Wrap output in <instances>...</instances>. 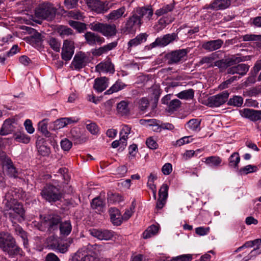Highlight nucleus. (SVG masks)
Returning a JSON list of instances; mask_svg holds the SVG:
<instances>
[{
  "instance_id": "obj_60",
  "label": "nucleus",
  "mask_w": 261,
  "mask_h": 261,
  "mask_svg": "<svg viewBox=\"0 0 261 261\" xmlns=\"http://www.w3.org/2000/svg\"><path fill=\"white\" fill-rule=\"evenodd\" d=\"M192 140L193 139L191 138V136H185L177 140L176 142V145L178 146H180L185 144L191 142Z\"/></svg>"
},
{
  "instance_id": "obj_61",
  "label": "nucleus",
  "mask_w": 261,
  "mask_h": 261,
  "mask_svg": "<svg viewBox=\"0 0 261 261\" xmlns=\"http://www.w3.org/2000/svg\"><path fill=\"white\" fill-rule=\"evenodd\" d=\"M72 145V142L67 139H64L61 141V148L65 151L69 150Z\"/></svg>"
},
{
  "instance_id": "obj_53",
  "label": "nucleus",
  "mask_w": 261,
  "mask_h": 261,
  "mask_svg": "<svg viewBox=\"0 0 261 261\" xmlns=\"http://www.w3.org/2000/svg\"><path fill=\"white\" fill-rule=\"evenodd\" d=\"M86 128L92 135H96L99 132V128L97 124L88 120L86 123Z\"/></svg>"
},
{
  "instance_id": "obj_49",
  "label": "nucleus",
  "mask_w": 261,
  "mask_h": 261,
  "mask_svg": "<svg viewBox=\"0 0 261 261\" xmlns=\"http://www.w3.org/2000/svg\"><path fill=\"white\" fill-rule=\"evenodd\" d=\"M194 90L193 89H190L187 90L182 91L178 93L176 95L178 98L180 99H191L194 97Z\"/></svg>"
},
{
  "instance_id": "obj_41",
  "label": "nucleus",
  "mask_w": 261,
  "mask_h": 261,
  "mask_svg": "<svg viewBox=\"0 0 261 261\" xmlns=\"http://www.w3.org/2000/svg\"><path fill=\"white\" fill-rule=\"evenodd\" d=\"M105 203L103 199L99 197L94 198L91 202V206L93 209L101 211L105 206Z\"/></svg>"
},
{
  "instance_id": "obj_14",
  "label": "nucleus",
  "mask_w": 261,
  "mask_h": 261,
  "mask_svg": "<svg viewBox=\"0 0 261 261\" xmlns=\"http://www.w3.org/2000/svg\"><path fill=\"white\" fill-rule=\"evenodd\" d=\"M72 261H100V259L94 252L86 253L79 250L73 256Z\"/></svg>"
},
{
  "instance_id": "obj_25",
  "label": "nucleus",
  "mask_w": 261,
  "mask_h": 261,
  "mask_svg": "<svg viewBox=\"0 0 261 261\" xmlns=\"http://www.w3.org/2000/svg\"><path fill=\"white\" fill-rule=\"evenodd\" d=\"M230 0H214L207 7L213 10H224L229 7Z\"/></svg>"
},
{
  "instance_id": "obj_38",
  "label": "nucleus",
  "mask_w": 261,
  "mask_h": 261,
  "mask_svg": "<svg viewBox=\"0 0 261 261\" xmlns=\"http://www.w3.org/2000/svg\"><path fill=\"white\" fill-rule=\"evenodd\" d=\"M131 127L128 125H124L120 133V141L123 146H126V140L128 135L130 134Z\"/></svg>"
},
{
  "instance_id": "obj_19",
  "label": "nucleus",
  "mask_w": 261,
  "mask_h": 261,
  "mask_svg": "<svg viewBox=\"0 0 261 261\" xmlns=\"http://www.w3.org/2000/svg\"><path fill=\"white\" fill-rule=\"evenodd\" d=\"M242 117L248 118L252 121H256L261 119V115L259 110L245 108L239 111Z\"/></svg>"
},
{
  "instance_id": "obj_59",
  "label": "nucleus",
  "mask_w": 261,
  "mask_h": 261,
  "mask_svg": "<svg viewBox=\"0 0 261 261\" xmlns=\"http://www.w3.org/2000/svg\"><path fill=\"white\" fill-rule=\"evenodd\" d=\"M135 208V205H134V202L132 203V206L129 208L125 210V213L121 217V220H127L134 213V210Z\"/></svg>"
},
{
  "instance_id": "obj_2",
  "label": "nucleus",
  "mask_w": 261,
  "mask_h": 261,
  "mask_svg": "<svg viewBox=\"0 0 261 261\" xmlns=\"http://www.w3.org/2000/svg\"><path fill=\"white\" fill-rule=\"evenodd\" d=\"M56 9L47 2L40 4L35 9V15L38 18L51 20L56 16Z\"/></svg>"
},
{
  "instance_id": "obj_34",
  "label": "nucleus",
  "mask_w": 261,
  "mask_h": 261,
  "mask_svg": "<svg viewBox=\"0 0 261 261\" xmlns=\"http://www.w3.org/2000/svg\"><path fill=\"white\" fill-rule=\"evenodd\" d=\"M126 87V85L122 82L118 80L111 87V88L105 92V94H111L114 92H117Z\"/></svg>"
},
{
  "instance_id": "obj_30",
  "label": "nucleus",
  "mask_w": 261,
  "mask_h": 261,
  "mask_svg": "<svg viewBox=\"0 0 261 261\" xmlns=\"http://www.w3.org/2000/svg\"><path fill=\"white\" fill-rule=\"evenodd\" d=\"M50 246L53 250H57L62 253H65L67 252L69 247L67 243L59 242L57 240H54L53 242L50 244Z\"/></svg>"
},
{
  "instance_id": "obj_44",
  "label": "nucleus",
  "mask_w": 261,
  "mask_h": 261,
  "mask_svg": "<svg viewBox=\"0 0 261 261\" xmlns=\"http://www.w3.org/2000/svg\"><path fill=\"white\" fill-rule=\"evenodd\" d=\"M229 166L231 167L237 168L240 161V158L238 152H233L229 158Z\"/></svg>"
},
{
  "instance_id": "obj_5",
  "label": "nucleus",
  "mask_w": 261,
  "mask_h": 261,
  "mask_svg": "<svg viewBox=\"0 0 261 261\" xmlns=\"http://www.w3.org/2000/svg\"><path fill=\"white\" fill-rule=\"evenodd\" d=\"M25 195V192L20 189L11 188L6 194L3 203L10 208V203L18 202L17 200L23 199Z\"/></svg>"
},
{
  "instance_id": "obj_39",
  "label": "nucleus",
  "mask_w": 261,
  "mask_h": 261,
  "mask_svg": "<svg viewBox=\"0 0 261 261\" xmlns=\"http://www.w3.org/2000/svg\"><path fill=\"white\" fill-rule=\"evenodd\" d=\"M159 231V227L155 225H152L148 227L143 232V237L144 239H148L155 235Z\"/></svg>"
},
{
  "instance_id": "obj_7",
  "label": "nucleus",
  "mask_w": 261,
  "mask_h": 261,
  "mask_svg": "<svg viewBox=\"0 0 261 261\" xmlns=\"http://www.w3.org/2000/svg\"><path fill=\"white\" fill-rule=\"evenodd\" d=\"M87 4L92 10L97 13L107 12L114 5L110 2H102L99 0H87Z\"/></svg>"
},
{
  "instance_id": "obj_26",
  "label": "nucleus",
  "mask_w": 261,
  "mask_h": 261,
  "mask_svg": "<svg viewBox=\"0 0 261 261\" xmlns=\"http://www.w3.org/2000/svg\"><path fill=\"white\" fill-rule=\"evenodd\" d=\"M77 120L72 118L64 117L56 120L54 123V129H59L67 126L68 124L77 122Z\"/></svg>"
},
{
  "instance_id": "obj_32",
  "label": "nucleus",
  "mask_w": 261,
  "mask_h": 261,
  "mask_svg": "<svg viewBox=\"0 0 261 261\" xmlns=\"http://www.w3.org/2000/svg\"><path fill=\"white\" fill-rule=\"evenodd\" d=\"M59 229L61 235L63 236H68L72 230L71 222L69 220L65 221L63 222H61Z\"/></svg>"
},
{
  "instance_id": "obj_3",
  "label": "nucleus",
  "mask_w": 261,
  "mask_h": 261,
  "mask_svg": "<svg viewBox=\"0 0 261 261\" xmlns=\"http://www.w3.org/2000/svg\"><path fill=\"white\" fill-rule=\"evenodd\" d=\"M41 195L43 199L49 202H56L60 200L62 194L60 187L57 184H47L42 189Z\"/></svg>"
},
{
  "instance_id": "obj_4",
  "label": "nucleus",
  "mask_w": 261,
  "mask_h": 261,
  "mask_svg": "<svg viewBox=\"0 0 261 261\" xmlns=\"http://www.w3.org/2000/svg\"><path fill=\"white\" fill-rule=\"evenodd\" d=\"M89 27L91 30L99 32L107 37L115 36L117 32L116 27L114 24L93 22L89 24Z\"/></svg>"
},
{
  "instance_id": "obj_13",
  "label": "nucleus",
  "mask_w": 261,
  "mask_h": 261,
  "mask_svg": "<svg viewBox=\"0 0 261 261\" xmlns=\"http://www.w3.org/2000/svg\"><path fill=\"white\" fill-rule=\"evenodd\" d=\"M88 63V58L84 53L79 52L75 54L71 63V65L75 70H80L85 67Z\"/></svg>"
},
{
  "instance_id": "obj_28",
  "label": "nucleus",
  "mask_w": 261,
  "mask_h": 261,
  "mask_svg": "<svg viewBox=\"0 0 261 261\" xmlns=\"http://www.w3.org/2000/svg\"><path fill=\"white\" fill-rule=\"evenodd\" d=\"M147 35L146 33H141L135 38L131 39L128 42V49L130 51V48L135 47L146 41Z\"/></svg>"
},
{
  "instance_id": "obj_50",
  "label": "nucleus",
  "mask_w": 261,
  "mask_h": 261,
  "mask_svg": "<svg viewBox=\"0 0 261 261\" xmlns=\"http://www.w3.org/2000/svg\"><path fill=\"white\" fill-rule=\"evenodd\" d=\"M174 8V5L173 4H169L167 5L162 8L158 9L155 12V14L158 16H160L164 14H167V13L171 12L173 10Z\"/></svg>"
},
{
  "instance_id": "obj_12",
  "label": "nucleus",
  "mask_w": 261,
  "mask_h": 261,
  "mask_svg": "<svg viewBox=\"0 0 261 261\" xmlns=\"http://www.w3.org/2000/svg\"><path fill=\"white\" fill-rule=\"evenodd\" d=\"M139 16L135 10L132 12L131 15L128 17L124 27L125 32L130 33L135 31L137 28L141 26L142 24V21Z\"/></svg>"
},
{
  "instance_id": "obj_17",
  "label": "nucleus",
  "mask_w": 261,
  "mask_h": 261,
  "mask_svg": "<svg viewBox=\"0 0 261 261\" xmlns=\"http://www.w3.org/2000/svg\"><path fill=\"white\" fill-rule=\"evenodd\" d=\"M135 11L142 20V23L150 21L153 14V10L150 7H139L136 8Z\"/></svg>"
},
{
  "instance_id": "obj_8",
  "label": "nucleus",
  "mask_w": 261,
  "mask_h": 261,
  "mask_svg": "<svg viewBox=\"0 0 261 261\" xmlns=\"http://www.w3.org/2000/svg\"><path fill=\"white\" fill-rule=\"evenodd\" d=\"M10 208L5 205L6 211H11L9 213V217L19 222L23 221L24 220V211L22 205L18 202L10 203Z\"/></svg>"
},
{
  "instance_id": "obj_46",
  "label": "nucleus",
  "mask_w": 261,
  "mask_h": 261,
  "mask_svg": "<svg viewBox=\"0 0 261 261\" xmlns=\"http://www.w3.org/2000/svg\"><path fill=\"white\" fill-rule=\"evenodd\" d=\"M117 110L121 115H126L129 112L128 104L125 101H121L117 104Z\"/></svg>"
},
{
  "instance_id": "obj_48",
  "label": "nucleus",
  "mask_w": 261,
  "mask_h": 261,
  "mask_svg": "<svg viewBox=\"0 0 261 261\" xmlns=\"http://www.w3.org/2000/svg\"><path fill=\"white\" fill-rule=\"evenodd\" d=\"M58 33L62 38L72 35L73 31L69 28L64 25H60L57 29Z\"/></svg>"
},
{
  "instance_id": "obj_54",
  "label": "nucleus",
  "mask_w": 261,
  "mask_h": 261,
  "mask_svg": "<svg viewBox=\"0 0 261 261\" xmlns=\"http://www.w3.org/2000/svg\"><path fill=\"white\" fill-rule=\"evenodd\" d=\"M62 49L68 51H74L73 41L68 39L65 40L63 42Z\"/></svg>"
},
{
  "instance_id": "obj_43",
  "label": "nucleus",
  "mask_w": 261,
  "mask_h": 261,
  "mask_svg": "<svg viewBox=\"0 0 261 261\" xmlns=\"http://www.w3.org/2000/svg\"><path fill=\"white\" fill-rule=\"evenodd\" d=\"M200 121L196 119H192L187 122V127L194 132H198L200 130Z\"/></svg>"
},
{
  "instance_id": "obj_33",
  "label": "nucleus",
  "mask_w": 261,
  "mask_h": 261,
  "mask_svg": "<svg viewBox=\"0 0 261 261\" xmlns=\"http://www.w3.org/2000/svg\"><path fill=\"white\" fill-rule=\"evenodd\" d=\"M4 167L5 168L7 173L10 176L15 178L17 177V171L10 159H8L5 161Z\"/></svg>"
},
{
  "instance_id": "obj_9",
  "label": "nucleus",
  "mask_w": 261,
  "mask_h": 261,
  "mask_svg": "<svg viewBox=\"0 0 261 261\" xmlns=\"http://www.w3.org/2000/svg\"><path fill=\"white\" fill-rule=\"evenodd\" d=\"M62 220L61 216L57 214H51L45 216L41 221L42 224L47 228L50 231L57 230Z\"/></svg>"
},
{
  "instance_id": "obj_52",
  "label": "nucleus",
  "mask_w": 261,
  "mask_h": 261,
  "mask_svg": "<svg viewBox=\"0 0 261 261\" xmlns=\"http://www.w3.org/2000/svg\"><path fill=\"white\" fill-rule=\"evenodd\" d=\"M47 42L55 51L59 52L60 50L61 42L56 38L51 37L48 40Z\"/></svg>"
},
{
  "instance_id": "obj_24",
  "label": "nucleus",
  "mask_w": 261,
  "mask_h": 261,
  "mask_svg": "<svg viewBox=\"0 0 261 261\" xmlns=\"http://www.w3.org/2000/svg\"><path fill=\"white\" fill-rule=\"evenodd\" d=\"M84 36L87 42L90 45H94L96 43L100 44L105 41L103 37L91 32H87Z\"/></svg>"
},
{
  "instance_id": "obj_18",
  "label": "nucleus",
  "mask_w": 261,
  "mask_h": 261,
  "mask_svg": "<svg viewBox=\"0 0 261 261\" xmlns=\"http://www.w3.org/2000/svg\"><path fill=\"white\" fill-rule=\"evenodd\" d=\"M89 231L92 236L97 238L99 240H110L114 236L113 231L107 229H91Z\"/></svg>"
},
{
  "instance_id": "obj_29",
  "label": "nucleus",
  "mask_w": 261,
  "mask_h": 261,
  "mask_svg": "<svg viewBox=\"0 0 261 261\" xmlns=\"http://www.w3.org/2000/svg\"><path fill=\"white\" fill-rule=\"evenodd\" d=\"M109 214L112 223L116 225H119L122 223L121 216L119 211L115 207L109 209Z\"/></svg>"
},
{
  "instance_id": "obj_11",
  "label": "nucleus",
  "mask_w": 261,
  "mask_h": 261,
  "mask_svg": "<svg viewBox=\"0 0 261 261\" xmlns=\"http://www.w3.org/2000/svg\"><path fill=\"white\" fill-rule=\"evenodd\" d=\"M189 52L188 48L180 49L172 51L166 55L169 64H177L182 61Z\"/></svg>"
},
{
  "instance_id": "obj_63",
  "label": "nucleus",
  "mask_w": 261,
  "mask_h": 261,
  "mask_svg": "<svg viewBox=\"0 0 261 261\" xmlns=\"http://www.w3.org/2000/svg\"><path fill=\"white\" fill-rule=\"evenodd\" d=\"M151 91L155 99H158L161 94V89L160 86L158 85H153L151 87Z\"/></svg>"
},
{
  "instance_id": "obj_47",
  "label": "nucleus",
  "mask_w": 261,
  "mask_h": 261,
  "mask_svg": "<svg viewBox=\"0 0 261 261\" xmlns=\"http://www.w3.org/2000/svg\"><path fill=\"white\" fill-rule=\"evenodd\" d=\"M243 103V98L241 96L235 95L229 99L228 105L240 107L242 106Z\"/></svg>"
},
{
  "instance_id": "obj_20",
  "label": "nucleus",
  "mask_w": 261,
  "mask_h": 261,
  "mask_svg": "<svg viewBox=\"0 0 261 261\" xmlns=\"http://www.w3.org/2000/svg\"><path fill=\"white\" fill-rule=\"evenodd\" d=\"M126 8L124 6L120 8L112 11L109 14L106 16V19L111 21H115L122 17H125L126 16Z\"/></svg>"
},
{
  "instance_id": "obj_45",
  "label": "nucleus",
  "mask_w": 261,
  "mask_h": 261,
  "mask_svg": "<svg viewBox=\"0 0 261 261\" xmlns=\"http://www.w3.org/2000/svg\"><path fill=\"white\" fill-rule=\"evenodd\" d=\"M214 60H215V55L213 54L208 56L202 57L198 62V65L200 66L206 64L207 67H212V62Z\"/></svg>"
},
{
  "instance_id": "obj_40",
  "label": "nucleus",
  "mask_w": 261,
  "mask_h": 261,
  "mask_svg": "<svg viewBox=\"0 0 261 261\" xmlns=\"http://www.w3.org/2000/svg\"><path fill=\"white\" fill-rule=\"evenodd\" d=\"M14 139L17 142L28 144L30 141V137L24 133L17 132L13 136Z\"/></svg>"
},
{
  "instance_id": "obj_15",
  "label": "nucleus",
  "mask_w": 261,
  "mask_h": 261,
  "mask_svg": "<svg viewBox=\"0 0 261 261\" xmlns=\"http://www.w3.org/2000/svg\"><path fill=\"white\" fill-rule=\"evenodd\" d=\"M249 69V66L246 64L241 63L232 66L226 69V72L229 74H238L242 77L246 74Z\"/></svg>"
},
{
  "instance_id": "obj_6",
  "label": "nucleus",
  "mask_w": 261,
  "mask_h": 261,
  "mask_svg": "<svg viewBox=\"0 0 261 261\" xmlns=\"http://www.w3.org/2000/svg\"><path fill=\"white\" fill-rule=\"evenodd\" d=\"M141 123L145 124L149 126L152 127V129L154 132H161L163 129L173 130L174 129V126L170 123H163L161 121L152 119H143L141 120Z\"/></svg>"
},
{
  "instance_id": "obj_51",
  "label": "nucleus",
  "mask_w": 261,
  "mask_h": 261,
  "mask_svg": "<svg viewBox=\"0 0 261 261\" xmlns=\"http://www.w3.org/2000/svg\"><path fill=\"white\" fill-rule=\"evenodd\" d=\"M69 24L80 33L84 32V31L86 29V25L85 23L78 21L70 20L69 21Z\"/></svg>"
},
{
  "instance_id": "obj_27",
  "label": "nucleus",
  "mask_w": 261,
  "mask_h": 261,
  "mask_svg": "<svg viewBox=\"0 0 261 261\" xmlns=\"http://www.w3.org/2000/svg\"><path fill=\"white\" fill-rule=\"evenodd\" d=\"M108 79L106 77L96 78L94 80L93 88L97 92H101L108 87Z\"/></svg>"
},
{
  "instance_id": "obj_56",
  "label": "nucleus",
  "mask_w": 261,
  "mask_h": 261,
  "mask_svg": "<svg viewBox=\"0 0 261 261\" xmlns=\"http://www.w3.org/2000/svg\"><path fill=\"white\" fill-rule=\"evenodd\" d=\"M168 186H167V185L163 184L159 190V197L167 199V198L168 197Z\"/></svg>"
},
{
  "instance_id": "obj_1",
  "label": "nucleus",
  "mask_w": 261,
  "mask_h": 261,
  "mask_svg": "<svg viewBox=\"0 0 261 261\" xmlns=\"http://www.w3.org/2000/svg\"><path fill=\"white\" fill-rule=\"evenodd\" d=\"M0 247L11 256L20 253V248L15 244L13 237L8 233L0 234Z\"/></svg>"
},
{
  "instance_id": "obj_57",
  "label": "nucleus",
  "mask_w": 261,
  "mask_h": 261,
  "mask_svg": "<svg viewBox=\"0 0 261 261\" xmlns=\"http://www.w3.org/2000/svg\"><path fill=\"white\" fill-rule=\"evenodd\" d=\"M68 16L77 20H81L83 18V13L77 10H73L68 12Z\"/></svg>"
},
{
  "instance_id": "obj_37",
  "label": "nucleus",
  "mask_w": 261,
  "mask_h": 261,
  "mask_svg": "<svg viewBox=\"0 0 261 261\" xmlns=\"http://www.w3.org/2000/svg\"><path fill=\"white\" fill-rule=\"evenodd\" d=\"M13 130V125L12 124V122L10 120L7 119L6 120L0 130V134L1 135H7Z\"/></svg>"
},
{
  "instance_id": "obj_35",
  "label": "nucleus",
  "mask_w": 261,
  "mask_h": 261,
  "mask_svg": "<svg viewBox=\"0 0 261 261\" xmlns=\"http://www.w3.org/2000/svg\"><path fill=\"white\" fill-rule=\"evenodd\" d=\"M15 231L16 234L19 236L23 242V244L26 249L28 248V240L27 238V233L23 230V229L19 225L16 226L15 227Z\"/></svg>"
},
{
  "instance_id": "obj_31",
  "label": "nucleus",
  "mask_w": 261,
  "mask_h": 261,
  "mask_svg": "<svg viewBox=\"0 0 261 261\" xmlns=\"http://www.w3.org/2000/svg\"><path fill=\"white\" fill-rule=\"evenodd\" d=\"M245 57L239 56V55H233L226 59L224 62L227 68L245 61Z\"/></svg>"
},
{
  "instance_id": "obj_10",
  "label": "nucleus",
  "mask_w": 261,
  "mask_h": 261,
  "mask_svg": "<svg viewBox=\"0 0 261 261\" xmlns=\"http://www.w3.org/2000/svg\"><path fill=\"white\" fill-rule=\"evenodd\" d=\"M228 96V92L223 91L221 93L208 97L206 105L211 108L220 107L226 102Z\"/></svg>"
},
{
  "instance_id": "obj_22",
  "label": "nucleus",
  "mask_w": 261,
  "mask_h": 261,
  "mask_svg": "<svg viewBox=\"0 0 261 261\" xmlns=\"http://www.w3.org/2000/svg\"><path fill=\"white\" fill-rule=\"evenodd\" d=\"M36 148L38 153L42 156H47L50 153V148L47 146L46 140L38 137L36 142Z\"/></svg>"
},
{
  "instance_id": "obj_21",
  "label": "nucleus",
  "mask_w": 261,
  "mask_h": 261,
  "mask_svg": "<svg viewBox=\"0 0 261 261\" xmlns=\"http://www.w3.org/2000/svg\"><path fill=\"white\" fill-rule=\"evenodd\" d=\"M223 44V41L219 39L204 42L202 47L208 51H213L220 48Z\"/></svg>"
},
{
  "instance_id": "obj_16",
  "label": "nucleus",
  "mask_w": 261,
  "mask_h": 261,
  "mask_svg": "<svg viewBox=\"0 0 261 261\" xmlns=\"http://www.w3.org/2000/svg\"><path fill=\"white\" fill-rule=\"evenodd\" d=\"M177 35L175 33L168 34L163 37L157 38L155 41L153 42L151 45L152 47L156 46H165L169 44L170 43L172 42L173 41L176 40Z\"/></svg>"
},
{
  "instance_id": "obj_23",
  "label": "nucleus",
  "mask_w": 261,
  "mask_h": 261,
  "mask_svg": "<svg viewBox=\"0 0 261 261\" xmlns=\"http://www.w3.org/2000/svg\"><path fill=\"white\" fill-rule=\"evenodd\" d=\"M96 70L99 72L114 73L115 71L114 66L112 63L110 59L100 62L96 66Z\"/></svg>"
},
{
  "instance_id": "obj_55",
  "label": "nucleus",
  "mask_w": 261,
  "mask_h": 261,
  "mask_svg": "<svg viewBox=\"0 0 261 261\" xmlns=\"http://www.w3.org/2000/svg\"><path fill=\"white\" fill-rule=\"evenodd\" d=\"M241 38L243 41H256L261 39V35L246 34L241 36Z\"/></svg>"
},
{
  "instance_id": "obj_64",
  "label": "nucleus",
  "mask_w": 261,
  "mask_h": 261,
  "mask_svg": "<svg viewBox=\"0 0 261 261\" xmlns=\"http://www.w3.org/2000/svg\"><path fill=\"white\" fill-rule=\"evenodd\" d=\"M192 255L191 254H184L173 258L171 261H191Z\"/></svg>"
},
{
  "instance_id": "obj_42",
  "label": "nucleus",
  "mask_w": 261,
  "mask_h": 261,
  "mask_svg": "<svg viewBox=\"0 0 261 261\" xmlns=\"http://www.w3.org/2000/svg\"><path fill=\"white\" fill-rule=\"evenodd\" d=\"M48 119H44L38 124V130L45 137L49 136V132L47 130Z\"/></svg>"
},
{
  "instance_id": "obj_36",
  "label": "nucleus",
  "mask_w": 261,
  "mask_h": 261,
  "mask_svg": "<svg viewBox=\"0 0 261 261\" xmlns=\"http://www.w3.org/2000/svg\"><path fill=\"white\" fill-rule=\"evenodd\" d=\"M205 163L210 166L217 167L222 162V159L218 156H211L205 159Z\"/></svg>"
},
{
  "instance_id": "obj_58",
  "label": "nucleus",
  "mask_w": 261,
  "mask_h": 261,
  "mask_svg": "<svg viewBox=\"0 0 261 261\" xmlns=\"http://www.w3.org/2000/svg\"><path fill=\"white\" fill-rule=\"evenodd\" d=\"M138 105L141 111L146 110L149 106V100L146 97H143L139 100Z\"/></svg>"
},
{
  "instance_id": "obj_62",
  "label": "nucleus",
  "mask_w": 261,
  "mask_h": 261,
  "mask_svg": "<svg viewBox=\"0 0 261 261\" xmlns=\"http://www.w3.org/2000/svg\"><path fill=\"white\" fill-rule=\"evenodd\" d=\"M254 168H255V166L249 165L243 168H241L239 170V172L241 175L247 174L249 173L253 172Z\"/></svg>"
}]
</instances>
